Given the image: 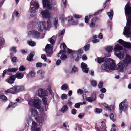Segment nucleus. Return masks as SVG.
Here are the masks:
<instances>
[{"mask_svg":"<svg viewBox=\"0 0 131 131\" xmlns=\"http://www.w3.org/2000/svg\"><path fill=\"white\" fill-rule=\"evenodd\" d=\"M68 88L67 85L66 84H64L62 85L61 87V89L63 90H65Z\"/></svg>","mask_w":131,"mask_h":131,"instance_id":"de8ad7c7","label":"nucleus"},{"mask_svg":"<svg viewBox=\"0 0 131 131\" xmlns=\"http://www.w3.org/2000/svg\"><path fill=\"white\" fill-rule=\"evenodd\" d=\"M17 105V103H13L11 102L10 103L8 108H9L12 107V108H14Z\"/></svg>","mask_w":131,"mask_h":131,"instance_id":"cd10ccee","label":"nucleus"},{"mask_svg":"<svg viewBox=\"0 0 131 131\" xmlns=\"http://www.w3.org/2000/svg\"><path fill=\"white\" fill-rule=\"evenodd\" d=\"M88 58L85 54H84L82 55V60H86Z\"/></svg>","mask_w":131,"mask_h":131,"instance_id":"0e129e2a","label":"nucleus"},{"mask_svg":"<svg viewBox=\"0 0 131 131\" xmlns=\"http://www.w3.org/2000/svg\"><path fill=\"white\" fill-rule=\"evenodd\" d=\"M123 47H124L130 49L131 48V43L126 42L124 44Z\"/></svg>","mask_w":131,"mask_h":131,"instance_id":"c85d7f7f","label":"nucleus"},{"mask_svg":"<svg viewBox=\"0 0 131 131\" xmlns=\"http://www.w3.org/2000/svg\"><path fill=\"white\" fill-rule=\"evenodd\" d=\"M82 50L81 49H80L78 50V53L77 54V56L75 59L76 61H78L79 59L81 58L82 54Z\"/></svg>","mask_w":131,"mask_h":131,"instance_id":"f3484780","label":"nucleus"},{"mask_svg":"<svg viewBox=\"0 0 131 131\" xmlns=\"http://www.w3.org/2000/svg\"><path fill=\"white\" fill-rule=\"evenodd\" d=\"M113 12L112 10H111L110 12L107 13V14L108 16L110 19L111 20L112 18Z\"/></svg>","mask_w":131,"mask_h":131,"instance_id":"c756f323","label":"nucleus"},{"mask_svg":"<svg viewBox=\"0 0 131 131\" xmlns=\"http://www.w3.org/2000/svg\"><path fill=\"white\" fill-rule=\"evenodd\" d=\"M125 11L126 16L131 15V7L127 3L125 7Z\"/></svg>","mask_w":131,"mask_h":131,"instance_id":"6e6552de","label":"nucleus"},{"mask_svg":"<svg viewBox=\"0 0 131 131\" xmlns=\"http://www.w3.org/2000/svg\"><path fill=\"white\" fill-rule=\"evenodd\" d=\"M32 115L34 117H37L38 115L37 110L35 108L32 109L31 111Z\"/></svg>","mask_w":131,"mask_h":131,"instance_id":"aec40b11","label":"nucleus"},{"mask_svg":"<svg viewBox=\"0 0 131 131\" xmlns=\"http://www.w3.org/2000/svg\"><path fill=\"white\" fill-rule=\"evenodd\" d=\"M43 65V64L40 62H38L36 63V66L37 67H41Z\"/></svg>","mask_w":131,"mask_h":131,"instance_id":"13d9d810","label":"nucleus"},{"mask_svg":"<svg viewBox=\"0 0 131 131\" xmlns=\"http://www.w3.org/2000/svg\"><path fill=\"white\" fill-rule=\"evenodd\" d=\"M103 105L104 107L107 110L110 111L111 110V105H110V106H108V105L105 103H104Z\"/></svg>","mask_w":131,"mask_h":131,"instance_id":"72a5a7b5","label":"nucleus"},{"mask_svg":"<svg viewBox=\"0 0 131 131\" xmlns=\"http://www.w3.org/2000/svg\"><path fill=\"white\" fill-rule=\"evenodd\" d=\"M28 43L30 45L32 46H34L35 45V43L33 41H29Z\"/></svg>","mask_w":131,"mask_h":131,"instance_id":"5fc2aeb1","label":"nucleus"},{"mask_svg":"<svg viewBox=\"0 0 131 131\" xmlns=\"http://www.w3.org/2000/svg\"><path fill=\"white\" fill-rule=\"evenodd\" d=\"M41 58L43 59L45 61H46L47 60V59L46 58V56L44 54H42L41 55Z\"/></svg>","mask_w":131,"mask_h":131,"instance_id":"4d7b16f0","label":"nucleus"},{"mask_svg":"<svg viewBox=\"0 0 131 131\" xmlns=\"http://www.w3.org/2000/svg\"><path fill=\"white\" fill-rule=\"evenodd\" d=\"M67 58V57L66 55L62 54L60 57V59L61 60H64Z\"/></svg>","mask_w":131,"mask_h":131,"instance_id":"37998d69","label":"nucleus"},{"mask_svg":"<svg viewBox=\"0 0 131 131\" xmlns=\"http://www.w3.org/2000/svg\"><path fill=\"white\" fill-rule=\"evenodd\" d=\"M73 15L75 18H80L81 17V15H78L76 14H73Z\"/></svg>","mask_w":131,"mask_h":131,"instance_id":"69168bd1","label":"nucleus"},{"mask_svg":"<svg viewBox=\"0 0 131 131\" xmlns=\"http://www.w3.org/2000/svg\"><path fill=\"white\" fill-rule=\"evenodd\" d=\"M97 19V18L96 17H94L91 19V23L89 25L90 27L91 28L95 27V23L96 22Z\"/></svg>","mask_w":131,"mask_h":131,"instance_id":"2eb2a0df","label":"nucleus"},{"mask_svg":"<svg viewBox=\"0 0 131 131\" xmlns=\"http://www.w3.org/2000/svg\"><path fill=\"white\" fill-rule=\"evenodd\" d=\"M126 42L124 41L123 40L121 39H120L118 40V42L121 45H122L123 46L124 43Z\"/></svg>","mask_w":131,"mask_h":131,"instance_id":"6e6d98bb","label":"nucleus"},{"mask_svg":"<svg viewBox=\"0 0 131 131\" xmlns=\"http://www.w3.org/2000/svg\"><path fill=\"white\" fill-rule=\"evenodd\" d=\"M96 95L95 92H93L91 95V98L93 99V101H96Z\"/></svg>","mask_w":131,"mask_h":131,"instance_id":"2f4dec72","label":"nucleus"},{"mask_svg":"<svg viewBox=\"0 0 131 131\" xmlns=\"http://www.w3.org/2000/svg\"><path fill=\"white\" fill-rule=\"evenodd\" d=\"M116 55L119 58H121L122 57H123L124 54L123 53H122L121 52H119L118 53L116 54Z\"/></svg>","mask_w":131,"mask_h":131,"instance_id":"c03bdc74","label":"nucleus"},{"mask_svg":"<svg viewBox=\"0 0 131 131\" xmlns=\"http://www.w3.org/2000/svg\"><path fill=\"white\" fill-rule=\"evenodd\" d=\"M53 49L50 47V45L49 44H47L45 46V49L46 50H47L52 49Z\"/></svg>","mask_w":131,"mask_h":131,"instance_id":"79ce46f5","label":"nucleus"},{"mask_svg":"<svg viewBox=\"0 0 131 131\" xmlns=\"http://www.w3.org/2000/svg\"><path fill=\"white\" fill-rule=\"evenodd\" d=\"M105 50L108 52H111L113 49V46H107L105 48Z\"/></svg>","mask_w":131,"mask_h":131,"instance_id":"473e14b6","label":"nucleus"},{"mask_svg":"<svg viewBox=\"0 0 131 131\" xmlns=\"http://www.w3.org/2000/svg\"><path fill=\"white\" fill-rule=\"evenodd\" d=\"M95 111L96 112L100 113L102 112V110L101 108L99 109L98 108H96L95 109Z\"/></svg>","mask_w":131,"mask_h":131,"instance_id":"864d4df0","label":"nucleus"},{"mask_svg":"<svg viewBox=\"0 0 131 131\" xmlns=\"http://www.w3.org/2000/svg\"><path fill=\"white\" fill-rule=\"evenodd\" d=\"M25 70V68L23 66H20L19 69V71H23Z\"/></svg>","mask_w":131,"mask_h":131,"instance_id":"09e8293b","label":"nucleus"},{"mask_svg":"<svg viewBox=\"0 0 131 131\" xmlns=\"http://www.w3.org/2000/svg\"><path fill=\"white\" fill-rule=\"evenodd\" d=\"M16 77L18 79H21L24 76V74L22 73L17 72L15 74Z\"/></svg>","mask_w":131,"mask_h":131,"instance_id":"6ab92c4d","label":"nucleus"},{"mask_svg":"<svg viewBox=\"0 0 131 131\" xmlns=\"http://www.w3.org/2000/svg\"><path fill=\"white\" fill-rule=\"evenodd\" d=\"M68 109V107L66 105H64L63 107L61 109V111L64 113Z\"/></svg>","mask_w":131,"mask_h":131,"instance_id":"e433bc0d","label":"nucleus"},{"mask_svg":"<svg viewBox=\"0 0 131 131\" xmlns=\"http://www.w3.org/2000/svg\"><path fill=\"white\" fill-rule=\"evenodd\" d=\"M19 13L17 11H14L13 13L12 16L13 17L15 15L16 17L19 18Z\"/></svg>","mask_w":131,"mask_h":131,"instance_id":"4c0bfd02","label":"nucleus"},{"mask_svg":"<svg viewBox=\"0 0 131 131\" xmlns=\"http://www.w3.org/2000/svg\"><path fill=\"white\" fill-rule=\"evenodd\" d=\"M101 123H102L100 126L96 125L95 126V128L96 129L97 131H105L106 129V126L105 124L104 121H102Z\"/></svg>","mask_w":131,"mask_h":131,"instance_id":"0eeeda50","label":"nucleus"},{"mask_svg":"<svg viewBox=\"0 0 131 131\" xmlns=\"http://www.w3.org/2000/svg\"><path fill=\"white\" fill-rule=\"evenodd\" d=\"M36 9L35 7H32L31 8L30 12L31 13H35L36 11Z\"/></svg>","mask_w":131,"mask_h":131,"instance_id":"774afa93","label":"nucleus"},{"mask_svg":"<svg viewBox=\"0 0 131 131\" xmlns=\"http://www.w3.org/2000/svg\"><path fill=\"white\" fill-rule=\"evenodd\" d=\"M34 6L37 8H38L39 7L38 3L36 2H34Z\"/></svg>","mask_w":131,"mask_h":131,"instance_id":"bf43d9fd","label":"nucleus"},{"mask_svg":"<svg viewBox=\"0 0 131 131\" xmlns=\"http://www.w3.org/2000/svg\"><path fill=\"white\" fill-rule=\"evenodd\" d=\"M122 47L119 44H117L116 45L114 48V50L115 51L117 50H121L123 49Z\"/></svg>","mask_w":131,"mask_h":131,"instance_id":"5701e85b","label":"nucleus"},{"mask_svg":"<svg viewBox=\"0 0 131 131\" xmlns=\"http://www.w3.org/2000/svg\"><path fill=\"white\" fill-rule=\"evenodd\" d=\"M40 26L38 27L39 28V30L41 31L44 29H47L48 27V25L44 21L39 23Z\"/></svg>","mask_w":131,"mask_h":131,"instance_id":"1a4fd4ad","label":"nucleus"},{"mask_svg":"<svg viewBox=\"0 0 131 131\" xmlns=\"http://www.w3.org/2000/svg\"><path fill=\"white\" fill-rule=\"evenodd\" d=\"M4 43V39L2 37H0V46L2 45Z\"/></svg>","mask_w":131,"mask_h":131,"instance_id":"8fccbe9b","label":"nucleus"},{"mask_svg":"<svg viewBox=\"0 0 131 131\" xmlns=\"http://www.w3.org/2000/svg\"><path fill=\"white\" fill-rule=\"evenodd\" d=\"M41 13L43 17L44 18H48L50 17V14L49 13V10L47 9L42 11Z\"/></svg>","mask_w":131,"mask_h":131,"instance_id":"9b49d317","label":"nucleus"},{"mask_svg":"<svg viewBox=\"0 0 131 131\" xmlns=\"http://www.w3.org/2000/svg\"><path fill=\"white\" fill-rule=\"evenodd\" d=\"M106 89L104 88H102L101 90H100V91L101 92V93H104L106 91Z\"/></svg>","mask_w":131,"mask_h":131,"instance_id":"338daca9","label":"nucleus"},{"mask_svg":"<svg viewBox=\"0 0 131 131\" xmlns=\"http://www.w3.org/2000/svg\"><path fill=\"white\" fill-rule=\"evenodd\" d=\"M103 82H100L98 84V87L100 89L102 88L103 86Z\"/></svg>","mask_w":131,"mask_h":131,"instance_id":"49530a36","label":"nucleus"},{"mask_svg":"<svg viewBox=\"0 0 131 131\" xmlns=\"http://www.w3.org/2000/svg\"><path fill=\"white\" fill-rule=\"evenodd\" d=\"M86 100L89 102H91L93 101V100L91 97H88L86 98Z\"/></svg>","mask_w":131,"mask_h":131,"instance_id":"680f3d73","label":"nucleus"},{"mask_svg":"<svg viewBox=\"0 0 131 131\" xmlns=\"http://www.w3.org/2000/svg\"><path fill=\"white\" fill-rule=\"evenodd\" d=\"M53 24L54 27L56 28L58 24V19L57 18H54V20L53 21Z\"/></svg>","mask_w":131,"mask_h":131,"instance_id":"58836bf2","label":"nucleus"},{"mask_svg":"<svg viewBox=\"0 0 131 131\" xmlns=\"http://www.w3.org/2000/svg\"><path fill=\"white\" fill-rule=\"evenodd\" d=\"M38 90V96L40 97L44 96L42 98V100L45 106V110L47 111L48 108V104L47 102L46 98L44 96L47 95V91L45 90L43 91L42 89H39Z\"/></svg>","mask_w":131,"mask_h":131,"instance_id":"7ed1b4c3","label":"nucleus"},{"mask_svg":"<svg viewBox=\"0 0 131 131\" xmlns=\"http://www.w3.org/2000/svg\"><path fill=\"white\" fill-rule=\"evenodd\" d=\"M107 59V58H101L98 57L97 62L99 63H101L103 62H104L105 61H106V60Z\"/></svg>","mask_w":131,"mask_h":131,"instance_id":"393cba45","label":"nucleus"},{"mask_svg":"<svg viewBox=\"0 0 131 131\" xmlns=\"http://www.w3.org/2000/svg\"><path fill=\"white\" fill-rule=\"evenodd\" d=\"M124 62L123 61H120V62L116 65V68L117 70H119L120 71L123 72V70L125 68V70H126L127 66H126Z\"/></svg>","mask_w":131,"mask_h":131,"instance_id":"39448f33","label":"nucleus"},{"mask_svg":"<svg viewBox=\"0 0 131 131\" xmlns=\"http://www.w3.org/2000/svg\"><path fill=\"white\" fill-rule=\"evenodd\" d=\"M81 104H82V103L81 102H80V103H76L75 105V108H79Z\"/></svg>","mask_w":131,"mask_h":131,"instance_id":"603ef678","label":"nucleus"},{"mask_svg":"<svg viewBox=\"0 0 131 131\" xmlns=\"http://www.w3.org/2000/svg\"><path fill=\"white\" fill-rule=\"evenodd\" d=\"M17 59V58L16 57H14L12 58V61L13 62H16Z\"/></svg>","mask_w":131,"mask_h":131,"instance_id":"052dcab7","label":"nucleus"},{"mask_svg":"<svg viewBox=\"0 0 131 131\" xmlns=\"http://www.w3.org/2000/svg\"><path fill=\"white\" fill-rule=\"evenodd\" d=\"M125 105V103L124 102H121L119 104V109L121 110H123Z\"/></svg>","mask_w":131,"mask_h":131,"instance_id":"7c9ffc66","label":"nucleus"},{"mask_svg":"<svg viewBox=\"0 0 131 131\" xmlns=\"http://www.w3.org/2000/svg\"><path fill=\"white\" fill-rule=\"evenodd\" d=\"M0 98L3 101L5 102L7 100V97L4 95H1Z\"/></svg>","mask_w":131,"mask_h":131,"instance_id":"f704fd0d","label":"nucleus"},{"mask_svg":"<svg viewBox=\"0 0 131 131\" xmlns=\"http://www.w3.org/2000/svg\"><path fill=\"white\" fill-rule=\"evenodd\" d=\"M30 33L35 38H38L40 37V33L37 31L32 30L30 31Z\"/></svg>","mask_w":131,"mask_h":131,"instance_id":"ddd939ff","label":"nucleus"},{"mask_svg":"<svg viewBox=\"0 0 131 131\" xmlns=\"http://www.w3.org/2000/svg\"><path fill=\"white\" fill-rule=\"evenodd\" d=\"M89 69L87 68V65L86 64L82 62V71L86 73H88Z\"/></svg>","mask_w":131,"mask_h":131,"instance_id":"dca6fc26","label":"nucleus"},{"mask_svg":"<svg viewBox=\"0 0 131 131\" xmlns=\"http://www.w3.org/2000/svg\"><path fill=\"white\" fill-rule=\"evenodd\" d=\"M16 79V77L14 75L10 76L9 78L6 80V81L10 83L11 84H13Z\"/></svg>","mask_w":131,"mask_h":131,"instance_id":"4468645a","label":"nucleus"},{"mask_svg":"<svg viewBox=\"0 0 131 131\" xmlns=\"http://www.w3.org/2000/svg\"><path fill=\"white\" fill-rule=\"evenodd\" d=\"M24 89V87L23 86L15 85L5 90V93L6 94L10 93L12 94H15L22 91Z\"/></svg>","mask_w":131,"mask_h":131,"instance_id":"f03ea898","label":"nucleus"},{"mask_svg":"<svg viewBox=\"0 0 131 131\" xmlns=\"http://www.w3.org/2000/svg\"><path fill=\"white\" fill-rule=\"evenodd\" d=\"M34 55V52H31L27 56V60L29 61H30L32 60L33 59V58Z\"/></svg>","mask_w":131,"mask_h":131,"instance_id":"a211bd4d","label":"nucleus"},{"mask_svg":"<svg viewBox=\"0 0 131 131\" xmlns=\"http://www.w3.org/2000/svg\"><path fill=\"white\" fill-rule=\"evenodd\" d=\"M78 68H77L75 66H74L72 68L71 73L73 72L74 73L77 72L78 71Z\"/></svg>","mask_w":131,"mask_h":131,"instance_id":"a19ab883","label":"nucleus"},{"mask_svg":"<svg viewBox=\"0 0 131 131\" xmlns=\"http://www.w3.org/2000/svg\"><path fill=\"white\" fill-rule=\"evenodd\" d=\"M91 85L94 87H96L97 85V83L96 81L92 80L91 82Z\"/></svg>","mask_w":131,"mask_h":131,"instance_id":"ea45409f","label":"nucleus"},{"mask_svg":"<svg viewBox=\"0 0 131 131\" xmlns=\"http://www.w3.org/2000/svg\"><path fill=\"white\" fill-rule=\"evenodd\" d=\"M67 51L69 54H71L72 55L74 54H77L78 53V51H73L69 48H67Z\"/></svg>","mask_w":131,"mask_h":131,"instance_id":"bb28decb","label":"nucleus"},{"mask_svg":"<svg viewBox=\"0 0 131 131\" xmlns=\"http://www.w3.org/2000/svg\"><path fill=\"white\" fill-rule=\"evenodd\" d=\"M41 100L39 98L35 99L33 101V106L36 108L40 109L41 107Z\"/></svg>","mask_w":131,"mask_h":131,"instance_id":"423d86ee","label":"nucleus"},{"mask_svg":"<svg viewBox=\"0 0 131 131\" xmlns=\"http://www.w3.org/2000/svg\"><path fill=\"white\" fill-rule=\"evenodd\" d=\"M77 110L75 109H73L71 110V113L73 115H75L77 112Z\"/></svg>","mask_w":131,"mask_h":131,"instance_id":"e2e57ef3","label":"nucleus"},{"mask_svg":"<svg viewBox=\"0 0 131 131\" xmlns=\"http://www.w3.org/2000/svg\"><path fill=\"white\" fill-rule=\"evenodd\" d=\"M45 51L47 54L46 56L48 57H51L52 56L53 51L52 49L47 50H45Z\"/></svg>","mask_w":131,"mask_h":131,"instance_id":"412c9836","label":"nucleus"},{"mask_svg":"<svg viewBox=\"0 0 131 131\" xmlns=\"http://www.w3.org/2000/svg\"><path fill=\"white\" fill-rule=\"evenodd\" d=\"M110 119H111L113 122L114 121V116L112 113H111L110 115Z\"/></svg>","mask_w":131,"mask_h":131,"instance_id":"3c124183","label":"nucleus"},{"mask_svg":"<svg viewBox=\"0 0 131 131\" xmlns=\"http://www.w3.org/2000/svg\"><path fill=\"white\" fill-rule=\"evenodd\" d=\"M126 26L124 28L123 34L125 35H131V15L128 17L127 21Z\"/></svg>","mask_w":131,"mask_h":131,"instance_id":"20e7f679","label":"nucleus"},{"mask_svg":"<svg viewBox=\"0 0 131 131\" xmlns=\"http://www.w3.org/2000/svg\"><path fill=\"white\" fill-rule=\"evenodd\" d=\"M126 66H127L128 64L131 63V56L127 55L125 59L123 60Z\"/></svg>","mask_w":131,"mask_h":131,"instance_id":"9d476101","label":"nucleus"},{"mask_svg":"<svg viewBox=\"0 0 131 131\" xmlns=\"http://www.w3.org/2000/svg\"><path fill=\"white\" fill-rule=\"evenodd\" d=\"M37 124L34 121H33L32 122V126H31V128L33 131L36 130L38 129V128H37Z\"/></svg>","mask_w":131,"mask_h":131,"instance_id":"b1692460","label":"nucleus"},{"mask_svg":"<svg viewBox=\"0 0 131 131\" xmlns=\"http://www.w3.org/2000/svg\"><path fill=\"white\" fill-rule=\"evenodd\" d=\"M74 19H73V17H72L70 18H69L68 20L69 23H71L72 24V25H75L77 23V20L74 21Z\"/></svg>","mask_w":131,"mask_h":131,"instance_id":"a878e982","label":"nucleus"},{"mask_svg":"<svg viewBox=\"0 0 131 131\" xmlns=\"http://www.w3.org/2000/svg\"><path fill=\"white\" fill-rule=\"evenodd\" d=\"M43 7L44 8L46 7L47 8L49 9L51 8V7L50 6V2L49 0H43Z\"/></svg>","mask_w":131,"mask_h":131,"instance_id":"f8f14e48","label":"nucleus"},{"mask_svg":"<svg viewBox=\"0 0 131 131\" xmlns=\"http://www.w3.org/2000/svg\"><path fill=\"white\" fill-rule=\"evenodd\" d=\"M90 47V45L89 44L85 45L83 47V49L85 51H88Z\"/></svg>","mask_w":131,"mask_h":131,"instance_id":"c9c22d12","label":"nucleus"},{"mask_svg":"<svg viewBox=\"0 0 131 131\" xmlns=\"http://www.w3.org/2000/svg\"><path fill=\"white\" fill-rule=\"evenodd\" d=\"M67 96L66 94H63L61 95V98L62 100L66 99L67 98Z\"/></svg>","mask_w":131,"mask_h":131,"instance_id":"a18cd8bd","label":"nucleus"},{"mask_svg":"<svg viewBox=\"0 0 131 131\" xmlns=\"http://www.w3.org/2000/svg\"><path fill=\"white\" fill-rule=\"evenodd\" d=\"M116 64L115 61L110 58H107L105 61V63L102 64L101 67V70H105L108 69L110 70H113L115 69Z\"/></svg>","mask_w":131,"mask_h":131,"instance_id":"f257e3e1","label":"nucleus"},{"mask_svg":"<svg viewBox=\"0 0 131 131\" xmlns=\"http://www.w3.org/2000/svg\"><path fill=\"white\" fill-rule=\"evenodd\" d=\"M18 67L13 68H8L7 70V71L8 72L16 73L18 70Z\"/></svg>","mask_w":131,"mask_h":131,"instance_id":"4be33fe9","label":"nucleus"}]
</instances>
